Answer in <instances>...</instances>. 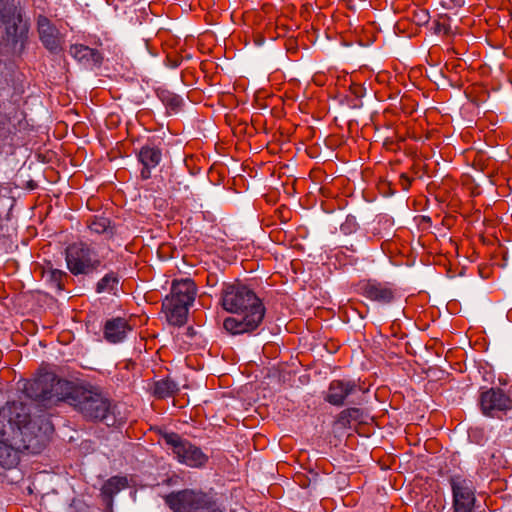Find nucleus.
<instances>
[{
  "instance_id": "f704fd0d",
  "label": "nucleus",
  "mask_w": 512,
  "mask_h": 512,
  "mask_svg": "<svg viewBox=\"0 0 512 512\" xmlns=\"http://www.w3.org/2000/svg\"><path fill=\"white\" fill-rule=\"evenodd\" d=\"M292 38H293V36H290V47H289L290 53H292V50H293Z\"/></svg>"
},
{
  "instance_id": "2eb2a0df",
  "label": "nucleus",
  "mask_w": 512,
  "mask_h": 512,
  "mask_svg": "<svg viewBox=\"0 0 512 512\" xmlns=\"http://www.w3.org/2000/svg\"><path fill=\"white\" fill-rule=\"evenodd\" d=\"M454 512H472L475 495L471 482L454 478L452 480Z\"/></svg>"
},
{
  "instance_id": "473e14b6",
  "label": "nucleus",
  "mask_w": 512,
  "mask_h": 512,
  "mask_svg": "<svg viewBox=\"0 0 512 512\" xmlns=\"http://www.w3.org/2000/svg\"><path fill=\"white\" fill-rule=\"evenodd\" d=\"M284 212H285V205H282L278 210H277V213L279 214V219L281 221V224H286V219L284 217Z\"/></svg>"
},
{
  "instance_id": "9b49d317",
  "label": "nucleus",
  "mask_w": 512,
  "mask_h": 512,
  "mask_svg": "<svg viewBox=\"0 0 512 512\" xmlns=\"http://www.w3.org/2000/svg\"><path fill=\"white\" fill-rule=\"evenodd\" d=\"M221 304L231 313L252 312L264 308L256 294L241 284H224L221 291Z\"/></svg>"
},
{
  "instance_id": "423d86ee",
  "label": "nucleus",
  "mask_w": 512,
  "mask_h": 512,
  "mask_svg": "<svg viewBox=\"0 0 512 512\" xmlns=\"http://www.w3.org/2000/svg\"><path fill=\"white\" fill-rule=\"evenodd\" d=\"M0 22L4 26L5 36L15 48L23 50L29 33V22L17 0H0Z\"/></svg>"
},
{
  "instance_id": "1a4fd4ad",
  "label": "nucleus",
  "mask_w": 512,
  "mask_h": 512,
  "mask_svg": "<svg viewBox=\"0 0 512 512\" xmlns=\"http://www.w3.org/2000/svg\"><path fill=\"white\" fill-rule=\"evenodd\" d=\"M161 440L173 457L183 465L203 468L209 461V456L200 447L175 432L161 433Z\"/></svg>"
},
{
  "instance_id": "c9c22d12",
  "label": "nucleus",
  "mask_w": 512,
  "mask_h": 512,
  "mask_svg": "<svg viewBox=\"0 0 512 512\" xmlns=\"http://www.w3.org/2000/svg\"><path fill=\"white\" fill-rule=\"evenodd\" d=\"M507 316H508V318H509V319H512V308L509 310V312H508V315H507Z\"/></svg>"
},
{
  "instance_id": "f03ea898",
  "label": "nucleus",
  "mask_w": 512,
  "mask_h": 512,
  "mask_svg": "<svg viewBox=\"0 0 512 512\" xmlns=\"http://www.w3.org/2000/svg\"><path fill=\"white\" fill-rule=\"evenodd\" d=\"M0 109V153L9 154L23 140L29 124L16 102L0 103Z\"/></svg>"
},
{
  "instance_id": "6ab92c4d",
  "label": "nucleus",
  "mask_w": 512,
  "mask_h": 512,
  "mask_svg": "<svg viewBox=\"0 0 512 512\" xmlns=\"http://www.w3.org/2000/svg\"><path fill=\"white\" fill-rule=\"evenodd\" d=\"M137 159L142 165L140 177L147 180L151 177L152 169L156 168L162 160V150L154 144H146L137 153Z\"/></svg>"
},
{
  "instance_id": "72a5a7b5",
  "label": "nucleus",
  "mask_w": 512,
  "mask_h": 512,
  "mask_svg": "<svg viewBox=\"0 0 512 512\" xmlns=\"http://www.w3.org/2000/svg\"><path fill=\"white\" fill-rule=\"evenodd\" d=\"M290 268H291L293 271H295V269H296V263H295V261H291V262H290Z\"/></svg>"
},
{
  "instance_id": "c85d7f7f",
  "label": "nucleus",
  "mask_w": 512,
  "mask_h": 512,
  "mask_svg": "<svg viewBox=\"0 0 512 512\" xmlns=\"http://www.w3.org/2000/svg\"><path fill=\"white\" fill-rule=\"evenodd\" d=\"M3 415L0 411V441L7 438L9 435H11V432L8 429V425L4 424Z\"/></svg>"
},
{
  "instance_id": "bb28decb",
  "label": "nucleus",
  "mask_w": 512,
  "mask_h": 512,
  "mask_svg": "<svg viewBox=\"0 0 512 512\" xmlns=\"http://www.w3.org/2000/svg\"><path fill=\"white\" fill-rule=\"evenodd\" d=\"M46 277L51 285L61 291L64 289L65 280H67L68 274L59 269H49L46 271Z\"/></svg>"
},
{
  "instance_id": "5701e85b",
  "label": "nucleus",
  "mask_w": 512,
  "mask_h": 512,
  "mask_svg": "<svg viewBox=\"0 0 512 512\" xmlns=\"http://www.w3.org/2000/svg\"><path fill=\"white\" fill-rule=\"evenodd\" d=\"M119 284V276L117 273L110 271L106 273L97 283L95 287V291L98 294L101 293H109L116 294L117 287Z\"/></svg>"
},
{
  "instance_id": "4468645a",
  "label": "nucleus",
  "mask_w": 512,
  "mask_h": 512,
  "mask_svg": "<svg viewBox=\"0 0 512 512\" xmlns=\"http://www.w3.org/2000/svg\"><path fill=\"white\" fill-rule=\"evenodd\" d=\"M37 32L42 45L51 54L58 55L63 51L64 35L48 17L38 16Z\"/></svg>"
},
{
  "instance_id": "a211bd4d",
  "label": "nucleus",
  "mask_w": 512,
  "mask_h": 512,
  "mask_svg": "<svg viewBox=\"0 0 512 512\" xmlns=\"http://www.w3.org/2000/svg\"><path fill=\"white\" fill-rule=\"evenodd\" d=\"M132 331L129 321L123 317H113L104 323L103 337L111 344L123 342Z\"/></svg>"
},
{
  "instance_id": "dca6fc26",
  "label": "nucleus",
  "mask_w": 512,
  "mask_h": 512,
  "mask_svg": "<svg viewBox=\"0 0 512 512\" xmlns=\"http://www.w3.org/2000/svg\"><path fill=\"white\" fill-rule=\"evenodd\" d=\"M362 295L379 304L387 305L396 299V289L387 282L369 280L361 287Z\"/></svg>"
},
{
  "instance_id": "20e7f679",
  "label": "nucleus",
  "mask_w": 512,
  "mask_h": 512,
  "mask_svg": "<svg viewBox=\"0 0 512 512\" xmlns=\"http://www.w3.org/2000/svg\"><path fill=\"white\" fill-rule=\"evenodd\" d=\"M197 288L193 280H175L171 286L170 295L162 303L167 321L174 326L186 323L189 307L193 304Z\"/></svg>"
},
{
  "instance_id": "2f4dec72",
  "label": "nucleus",
  "mask_w": 512,
  "mask_h": 512,
  "mask_svg": "<svg viewBox=\"0 0 512 512\" xmlns=\"http://www.w3.org/2000/svg\"><path fill=\"white\" fill-rule=\"evenodd\" d=\"M401 182H402V187L405 190H407L411 184L410 178L405 174L401 175Z\"/></svg>"
},
{
  "instance_id": "f3484780",
  "label": "nucleus",
  "mask_w": 512,
  "mask_h": 512,
  "mask_svg": "<svg viewBox=\"0 0 512 512\" xmlns=\"http://www.w3.org/2000/svg\"><path fill=\"white\" fill-rule=\"evenodd\" d=\"M358 389L357 384L350 380H333L325 394V401L334 406H343L345 400Z\"/></svg>"
},
{
  "instance_id": "412c9836",
  "label": "nucleus",
  "mask_w": 512,
  "mask_h": 512,
  "mask_svg": "<svg viewBox=\"0 0 512 512\" xmlns=\"http://www.w3.org/2000/svg\"><path fill=\"white\" fill-rule=\"evenodd\" d=\"M127 487L128 479L125 476H113L105 481L101 488V495L106 504V508L111 510V508H113L114 496Z\"/></svg>"
},
{
  "instance_id": "7ed1b4c3",
  "label": "nucleus",
  "mask_w": 512,
  "mask_h": 512,
  "mask_svg": "<svg viewBox=\"0 0 512 512\" xmlns=\"http://www.w3.org/2000/svg\"><path fill=\"white\" fill-rule=\"evenodd\" d=\"M3 419L8 421V429L10 436L19 438H28L27 433L31 436L43 434L45 436V445L49 440V435L53 431V427L49 420L45 418L32 419L29 408L23 403H12L3 409Z\"/></svg>"
},
{
  "instance_id": "4c0bfd02",
  "label": "nucleus",
  "mask_w": 512,
  "mask_h": 512,
  "mask_svg": "<svg viewBox=\"0 0 512 512\" xmlns=\"http://www.w3.org/2000/svg\"><path fill=\"white\" fill-rule=\"evenodd\" d=\"M106 512H112V509L110 510L109 508H107V511Z\"/></svg>"
},
{
  "instance_id": "f257e3e1",
  "label": "nucleus",
  "mask_w": 512,
  "mask_h": 512,
  "mask_svg": "<svg viewBox=\"0 0 512 512\" xmlns=\"http://www.w3.org/2000/svg\"><path fill=\"white\" fill-rule=\"evenodd\" d=\"M66 403L73 406L86 420L103 422L107 426H114L117 422L115 405L96 387L72 382Z\"/></svg>"
},
{
  "instance_id": "f8f14e48",
  "label": "nucleus",
  "mask_w": 512,
  "mask_h": 512,
  "mask_svg": "<svg viewBox=\"0 0 512 512\" xmlns=\"http://www.w3.org/2000/svg\"><path fill=\"white\" fill-rule=\"evenodd\" d=\"M234 316L224 320V329L232 335L249 333L254 331L262 322L264 308H256L252 312L233 313Z\"/></svg>"
},
{
  "instance_id": "ddd939ff",
  "label": "nucleus",
  "mask_w": 512,
  "mask_h": 512,
  "mask_svg": "<svg viewBox=\"0 0 512 512\" xmlns=\"http://www.w3.org/2000/svg\"><path fill=\"white\" fill-rule=\"evenodd\" d=\"M480 408L488 417H496L501 412L512 409V399L502 389L492 387L480 394Z\"/></svg>"
},
{
  "instance_id": "393cba45",
  "label": "nucleus",
  "mask_w": 512,
  "mask_h": 512,
  "mask_svg": "<svg viewBox=\"0 0 512 512\" xmlns=\"http://www.w3.org/2000/svg\"><path fill=\"white\" fill-rule=\"evenodd\" d=\"M157 96L166 108L170 109L172 112H178L183 103L179 95L169 90L160 89L157 91Z\"/></svg>"
},
{
  "instance_id": "4be33fe9",
  "label": "nucleus",
  "mask_w": 512,
  "mask_h": 512,
  "mask_svg": "<svg viewBox=\"0 0 512 512\" xmlns=\"http://www.w3.org/2000/svg\"><path fill=\"white\" fill-rule=\"evenodd\" d=\"M87 227L91 233L104 234L107 238H113L115 232L111 221L102 216H93L87 221Z\"/></svg>"
},
{
  "instance_id": "0eeeda50",
  "label": "nucleus",
  "mask_w": 512,
  "mask_h": 512,
  "mask_svg": "<svg viewBox=\"0 0 512 512\" xmlns=\"http://www.w3.org/2000/svg\"><path fill=\"white\" fill-rule=\"evenodd\" d=\"M71 381L58 378L53 373H45L25 386L27 396L45 405L66 402Z\"/></svg>"
},
{
  "instance_id": "c756f323",
  "label": "nucleus",
  "mask_w": 512,
  "mask_h": 512,
  "mask_svg": "<svg viewBox=\"0 0 512 512\" xmlns=\"http://www.w3.org/2000/svg\"><path fill=\"white\" fill-rule=\"evenodd\" d=\"M269 280L271 285H276L278 282L285 284L286 277L282 272L277 271L270 276Z\"/></svg>"
},
{
  "instance_id": "7c9ffc66",
  "label": "nucleus",
  "mask_w": 512,
  "mask_h": 512,
  "mask_svg": "<svg viewBox=\"0 0 512 512\" xmlns=\"http://www.w3.org/2000/svg\"><path fill=\"white\" fill-rule=\"evenodd\" d=\"M285 17H279L277 19L278 36H284L286 33Z\"/></svg>"
},
{
  "instance_id": "6e6552de",
  "label": "nucleus",
  "mask_w": 512,
  "mask_h": 512,
  "mask_svg": "<svg viewBox=\"0 0 512 512\" xmlns=\"http://www.w3.org/2000/svg\"><path fill=\"white\" fill-rule=\"evenodd\" d=\"M65 260L71 274L89 275L102 266V259L96 247L85 241L69 244L65 249Z\"/></svg>"
},
{
  "instance_id": "9d476101",
  "label": "nucleus",
  "mask_w": 512,
  "mask_h": 512,
  "mask_svg": "<svg viewBox=\"0 0 512 512\" xmlns=\"http://www.w3.org/2000/svg\"><path fill=\"white\" fill-rule=\"evenodd\" d=\"M28 438H19L15 436H8L0 441V467L4 469H11L19 462V454L21 452H28L31 454L40 453L45 447V436L39 434L31 436L26 434Z\"/></svg>"
},
{
  "instance_id": "b1692460",
  "label": "nucleus",
  "mask_w": 512,
  "mask_h": 512,
  "mask_svg": "<svg viewBox=\"0 0 512 512\" xmlns=\"http://www.w3.org/2000/svg\"><path fill=\"white\" fill-rule=\"evenodd\" d=\"M177 391V383L170 378H164L154 383L153 394L157 398L172 397Z\"/></svg>"
},
{
  "instance_id": "a878e982",
  "label": "nucleus",
  "mask_w": 512,
  "mask_h": 512,
  "mask_svg": "<svg viewBox=\"0 0 512 512\" xmlns=\"http://www.w3.org/2000/svg\"><path fill=\"white\" fill-rule=\"evenodd\" d=\"M363 416V411L359 408H348L340 412L337 422L343 427L350 426L352 422L360 421Z\"/></svg>"
},
{
  "instance_id": "e433bc0d",
  "label": "nucleus",
  "mask_w": 512,
  "mask_h": 512,
  "mask_svg": "<svg viewBox=\"0 0 512 512\" xmlns=\"http://www.w3.org/2000/svg\"><path fill=\"white\" fill-rule=\"evenodd\" d=\"M289 83H290V87H291V86H294V84L296 83V81H295V80L290 79V80H289Z\"/></svg>"
},
{
  "instance_id": "cd10ccee",
  "label": "nucleus",
  "mask_w": 512,
  "mask_h": 512,
  "mask_svg": "<svg viewBox=\"0 0 512 512\" xmlns=\"http://www.w3.org/2000/svg\"><path fill=\"white\" fill-rule=\"evenodd\" d=\"M272 241L277 244L285 245L288 239V234L283 228H274L269 234Z\"/></svg>"
},
{
  "instance_id": "aec40b11",
  "label": "nucleus",
  "mask_w": 512,
  "mask_h": 512,
  "mask_svg": "<svg viewBox=\"0 0 512 512\" xmlns=\"http://www.w3.org/2000/svg\"><path fill=\"white\" fill-rule=\"evenodd\" d=\"M69 54L85 66H100L103 60V56L98 50L83 44L71 45Z\"/></svg>"
},
{
  "instance_id": "39448f33",
  "label": "nucleus",
  "mask_w": 512,
  "mask_h": 512,
  "mask_svg": "<svg viewBox=\"0 0 512 512\" xmlns=\"http://www.w3.org/2000/svg\"><path fill=\"white\" fill-rule=\"evenodd\" d=\"M174 512H224L215 494L202 490L184 489L165 497Z\"/></svg>"
}]
</instances>
